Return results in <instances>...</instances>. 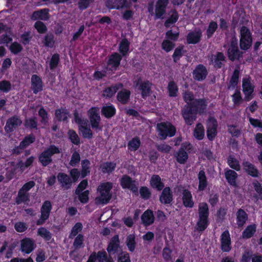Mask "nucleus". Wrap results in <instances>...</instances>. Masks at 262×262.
<instances>
[{
    "mask_svg": "<svg viewBox=\"0 0 262 262\" xmlns=\"http://www.w3.org/2000/svg\"><path fill=\"white\" fill-rule=\"evenodd\" d=\"M227 163L233 170L238 171L241 170V165L238 160L234 156L230 155L227 159Z\"/></svg>",
    "mask_w": 262,
    "mask_h": 262,
    "instance_id": "37998d69",
    "label": "nucleus"
},
{
    "mask_svg": "<svg viewBox=\"0 0 262 262\" xmlns=\"http://www.w3.org/2000/svg\"><path fill=\"white\" fill-rule=\"evenodd\" d=\"M24 126L30 130L37 129V121L35 117L26 118L24 121Z\"/></svg>",
    "mask_w": 262,
    "mask_h": 262,
    "instance_id": "603ef678",
    "label": "nucleus"
},
{
    "mask_svg": "<svg viewBox=\"0 0 262 262\" xmlns=\"http://www.w3.org/2000/svg\"><path fill=\"white\" fill-rule=\"evenodd\" d=\"M60 152L59 147L54 144L50 145L38 156V161L41 165L46 167L53 162L52 157Z\"/></svg>",
    "mask_w": 262,
    "mask_h": 262,
    "instance_id": "423d86ee",
    "label": "nucleus"
},
{
    "mask_svg": "<svg viewBox=\"0 0 262 262\" xmlns=\"http://www.w3.org/2000/svg\"><path fill=\"white\" fill-rule=\"evenodd\" d=\"M31 89L34 94L43 90V82L41 78L36 74L32 75L31 79Z\"/></svg>",
    "mask_w": 262,
    "mask_h": 262,
    "instance_id": "5701e85b",
    "label": "nucleus"
},
{
    "mask_svg": "<svg viewBox=\"0 0 262 262\" xmlns=\"http://www.w3.org/2000/svg\"><path fill=\"white\" fill-rule=\"evenodd\" d=\"M67 134L69 139L72 144L75 145H79L80 144V139L74 130L69 129Z\"/></svg>",
    "mask_w": 262,
    "mask_h": 262,
    "instance_id": "6e6d98bb",
    "label": "nucleus"
},
{
    "mask_svg": "<svg viewBox=\"0 0 262 262\" xmlns=\"http://www.w3.org/2000/svg\"><path fill=\"white\" fill-rule=\"evenodd\" d=\"M207 105V101L204 98L195 99L188 105H185L181 113L185 123L187 125H191L196 119L197 114L204 113Z\"/></svg>",
    "mask_w": 262,
    "mask_h": 262,
    "instance_id": "f257e3e1",
    "label": "nucleus"
},
{
    "mask_svg": "<svg viewBox=\"0 0 262 262\" xmlns=\"http://www.w3.org/2000/svg\"><path fill=\"white\" fill-rule=\"evenodd\" d=\"M205 135L204 128L201 123H198L194 129L193 136L194 137L199 140H202Z\"/></svg>",
    "mask_w": 262,
    "mask_h": 262,
    "instance_id": "864d4df0",
    "label": "nucleus"
},
{
    "mask_svg": "<svg viewBox=\"0 0 262 262\" xmlns=\"http://www.w3.org/2000/svg\"><path fill=\"white\" fill-rule=\"evenodd\" d=\"M220 249L223 252H229L232 248L231 238L228 230L223 231L220 236Z\"/></svg>",
    "mask_w": 262,
    "mask_h": 262,
    "instance_id": "2eb2a0df",
    "label": "nucleus"
},
{
    "mask_svg": "<svg viewBox=\"0 0 262 262\" xmlns=\"http://www.w3.org/2000/svg\"><path fill=\"white\" fill-rule=\"evenodd\" d=\"M149 184L150 186L158 191H161L164 188L165 185L162 182L161 178L158 174H153L150 179Z\"/></svg>",
    "mask_w": 262,
    "mask_h": 262,
    "instance_id": "c85d7f7f",
    "label": "nucleus"
},
{
    "mask_svg": "<svg viewBox=\"0 0 262 262\" xmlns=\"http://www.w3.org/2000/svg\"><path fill=\"white\" fill-rule=\"evenodd\" d=\"M252 45V33L246 26H243L239 30V47L241 50L247 51Z\"/></svg>",
    "mask_w": 262,
    "mask_h": 262,
    "instance_id": "0eeeda50",
    "label": "nucleus"
},
{
    "mask_svg": "<svg viewBox=\"0 0 262 262\" xmlns=\"http://www.w3.org/2000/svg\"><path fill=\"white\" fill-rule=\"evenodd\" d=\"M120 184L123 189H129L135 194H138V183L129 176L123 174L119 180Z\"/></svg>",
    "mask_w": 262,
    "mask_h": 262,
    "instance_id": "9b49d317",
    "label": "nucleus"
},
{
    "mask_svg": "<svg viewBox=\"0 0 262 262\" xmlns=\"http://www.w3.org/2000/svg\"><path fill=\"white\" fill-rule=\"evenodd\" d=\"M35 136L33 134H30L23 139L20 142V147L24 149L35 141Z\"/></svg>",
    "mask_w": 262,
    "mask_h": 262,
    "instance_id": "5fc2aeb1",
    "label": "nucleus"
},
{
    "mask_svg": "<svg viewBox=\"0 0 262 262\" xmlns=\"http://www.w3.org/2000/svg\"><path fill=\"white\" fill-rule=\"evenodd\" d=\"M186 52V50H184V46L183 45H180L174 49V52L172 55L173 62L177 63Z\"/></svg>",
    "mask_w": 262,
    "mask_h": 262,
    "instance_id": "79ce46f5",
    "label": "nucleus"
},
{
    "mask_svg": "<svg viewBox=\"0 0 262 262\" xmlns=\"http://www.w3.org/2000/svg\"><path fill=\"white\" fill-rule=\"evenodd\" d=\"M210 61L213 62L214 61V67L216 69H221L223 66V62L226 61V57L223 52H217L213 58V55L210 58Z\"/></svg>",
    "mask_w": 262,
    "mask_h": 262,
    "instance_id": "2f4dec72",
    "label": "nucleus"
},
{
    "mask_svg": "<svg viewBox=\"0 0 262 262\" xmlns=\"http://www.w3.org/2000/svg\"><path fill=\"white\" fill-rule=\"evenodd\" d=\"M101 115L107 119H110L116 114V109L112 104L104 105L101 107Z\"/></svg>",
    "mask_w": 262,
    "mask_h": 262,
    "instance_id": "72a5a7b5",
    "label": "nucleus"
},
{
    "mask_svg": "<svg viewBox=\"0 0 262 262\" xmlns=\"http://www.w3.org/2000/svg\"><path fill=\"white\" fill-rule=\"evenodd\" d=\"M141 220L142 223L145 227L152 225L155 220L153 211L149 209H147L142 214Z\"/></svg>",
    "mask_w": 262,
    "mask_h": 262,
    "instance_id": "a878e982",
    "label": "nucleus"
},
{
    "mask_svg": "<svg viewBox=\"0 0 262 262\" xmlns=\"http://www.w3.org/2000/svg\"><path fill=\"white\" fill-rule=\"evenodd\" d=\"M36 247L35 241L29 237H25L20 241V250L26 254L31 253Z\"/></svg>",
    "mask_w": 262,
    "mask_h": 262,
    "instance_id": "a211bd4d",
    "label": "nucleus"
},
{
    "mask_svg": "<svg viewBox=\"0 0 262 262\" xmlns=\"http://www.w3.org/2000/svg\"><path fill=\"white\" fill-rule=\"evenodd\" d=\"M49 18V9L48 8H44L35 11L32 13L31 16V19L33 20L39 19L43 21H47Z\"/></svg>",
    "mask_w": 262,
    "mask_h": 262,
    "instance_id": "393cba45",
    "label": "nucleus"
},
{
    "mask_svg": "<svg viewBox=\"0 0 262 262\" xmlns=\"http://www.w3.org/2000/svg\"><path fill=\"white\" fill-rule=\"evenodd\" d=\"M217 27V24L215 21L211 20L209 23L208 28L206 32V34L208 39L210 38L213 36L215 32L216 31Z\"/></svg>",
    "mask_w": 262,
    "mask_h": 262,
    "instance_id": "bf43d9fd",
    "label": "nucleus"
},
{
    "mask_svg": "<svg viewBox=\"0 0 262 262\" xmlns=\"http://www.w3.org/2000/svg\"><path fill=\"white\" fill-rule=\"evenodd\" d=\"M244 171L248 175L253 178H258L260 173L257 168L248 161L244 160L242 162Z\"/></svg>",
    "mask_w": 262,
    "mask_h": 262,
    "instance_id": "aec40b11",
    "label": "nucleus"
},
{
    "mask_svg": "<svg viewBox=\"0 0 262 262\" xmlns=\"http://www.w3.org/2000/svg\"><path fill=\"white\" fill-rule=\"evenodd\" d=\"M52 206L50 201H45L40 208L41 215L37 220L36 224L37 226L43 225L50 216Z\"/></svg>",
    "mask_w": 262,
    "mask_h": 262,
    "instance_id": "f8f14e48",
    "label": "nucleus"
},
{
    "mask_svg": "<svg viewBox=\"0 0 262 262\" xmlns=\"http://www.w3.org/2000/svg\"><path fill=\"white\" fill-rule=\"evenodd\" d=\"M239 69L238 68H235L229 80L228 89H230L231 88L232 90L235 89L239 82Z\"/></svg>",
    "mask_w": 262,
    "mask_h": 262,
    "instance_id": "ea45409f",
    "label": "nucleus"
},
{
    "mask_svg": "<svg viewBox=\"0 0 262 262\" xmlns=\"http://www.w3.org/2000/svg\"><path fill=\"white\" fill-rule=\"evenodd\" d=\"M81 178L83 179L90 174L91 172V162L88 159L81 161Z\"/></svg>",
    "mask_w": 262,
    "mask_h": 262,
    "instance_id": "c03bdc74",
    "label": "nucleus"
},
{
    "mask_svg": "<svg viewBox=\"0 0 262 262\" xmlns=\"http://www.w3.org/2000/svg\"><path fill=\"white\" fill-rule=\"evenodd\" d=\"M256 228L255 224L248 225L242 232V237L244 239H249L253 237L256 233Z\"/></svg>",
    "mask_w": 262,
    "mask_h": 262,
    "instance_id": "58836bf2",
    "label": "nucleus"
},
{
    "mask_svg": "<svg viewBox=\"0 0 262 262\" xmlns=\"http://www.w3.org/2000/svg\"><path fill=\"white\" fill-rule=\"evenodd\" d=\"M174 157L177 162L180 164H185L188 159L187 151H183L179 149L177 152L174 154Z\"/></svg>",
    "mask_w": 262,
    "mask_h": 262,
    "instance_id": "de8ad7c7",
    "label": "nucleus"
},
{
    "mask_svg": "<svg viewBox=\"0 0 262 262\" xmlns=\"http://www.w3.org/2000/svg\"><path fill=\"white\" fill-rule=\"evenodd\" d=\"M157 130L161 139H165L167 137H172L176 133V127L170 123L162 122L158 123Z\"/></svg>",
    "mask_w": 262,
    "mask_h": 262,
    "instance_id": "6e6552de",
    "label": "nucleus"
},
{
    "mask_svg": "<svg viewBox=\"0 0 262 262\" xmlns=\"http://www.w3.org/2000/svg\"><path fill=\"white\" fill-rule=\"evenodd\" d=\"M119 249H120V241L119 235L116 234L111 238L108 242L106 251L108 254L113 255L118 253Z\"/></svg>",
    "mask_w": 262,
    "mask_h": 262,
    "instance_id": "6ab92c4d",
    "label": "nucleus"
},
{
    "mask_svg": "<svg viewBox=\"0 0 262 262\" xmlns=\"http://www.w3.org/2000/svg\"><path fill=\"white\" fill-rule=\"evenodd\" d=\"M224 176L227 183L231 186H236V180L238 178V174L233 169L226 168L224 170Z\"/></svg>",
    "mask_w": 262,
    "mask_h": 262,
    "instance_id": "bb28decb",
    "label": "nucleus"
},
{
    "mask_svg": "<svg viewBox=\"0 0 262 262\" xmlns=\"http://www.w3.org/2000/svg\"><path fill=\"white\" fill-rule=\"evenodd\" d=\"M125 243L128 250L131 252H133L135 251L136 246L135 235L134 234H130L127 235L126 238Z\"/></svg>",
    "mask_w": 262,
    "mask_h": 262,
    "instance_id": "3c124183",
    "label": "nucleus"
},
{
    "mask_svg": "<svg viewBox=\"0 0 262 262\" xmlns=\"http://www.w3.org/2000/svg\"><path fill=\"white\" fill-rule=\"evenodd\" d=\"M123 86V85L122 83H118L105 88L103 91V97L106 98H112L114 96L117 91L121 89Z\"/></svg>",
    "mask_w": 262,
    "mask_h": 262,
    "instance_id": "c756f323",
    "label": "nucleus"
},
{
    "mask_svg": "<svg viewBox=\"0 0 262 262\" xmlns=\"http://www.w3.org/2000/svg\"><path fill=\"white\" fill-rule=\"evenodd\" d=\"M193 78L198 81L204 80L208 75V71L205 66L199 64L192 72Z\"/></svg>",
    "mask_w": 262,
    "mask_h": 262,
    "instance_id": "412c9836",
    "label": "nucleus"
},
{
    "mask_svg": "<svg viewBox=\"0 0 262 262\" xmlns=\"http://www.w3.org/2000/svg\"><path fill=\"white\" fill-rule=\"evenodd\" d=\"M57 179L62 188L69 189L72 186L73 183L71 182V178L67 173L64 172L58 173Z\"/></svg>",
    "mask_w": 262,
    "mask_h": 262,
    "instance_id": "b1692460",
    "label": "nucleus"
},
{
    "mask_svg": "<svg viewBox=\"0 0 262 262\" xmlns=\"http://www.w3.org/2000/svg\"><path fill=\"white\" fill-rule=\"evenodd\" d=\"M42 42L45 47L52 48L55 43L54 35L51 33L47 34Z\"/></svg>",
    "mask_w": 262,
    "mask_h": 262,
    "instance_id": "052dcab7",
    "label": "nucleus"
},
{
    "mask_svg": "<svg viewBox=\"0 0 262 262\" xmlns=\"http://www.w3.org/2000/svg\"><path fill=\"white\" fill-rule=\"evenodd\" d=\"M141 141L139 137L136 136L132 138L127 143V148L131 151L137 150L141 146Z\"/></svg>",
    "mask_w": 262,
    "mask_h": 262,
    "instance_id": "09e8293b",
    "label": "nucleus"
},
{
    "mask_svg": "<svg viewBox=\"0 0 262 262\" xmlns=\"http://www.w3.org/2000/svg\"><path fill=\"white\" fill-rule=\"evenodd\" d=\"M172 250L169 247L168 242L166 243V246L162 251V257L165 261H168L172 258Z\"/></svg>",
    "mask_w": 262,
    "mask_h": 262,
    "instance_id": "69168bd1",
    "label": "nucleus"
},
{
    "mask_svg": "<svg viewBox=\"0 0 262 262\" xmlns=\"http://www.w3.org/2000/svg\"><path fill=\"white\" fill-rule=\"evenodd\" d=\"M134 86L140 91L143 99L149 96L151 92L152 83L148 80L142 81L141 77L137 78L134 81Z\"/></svg>",
    "mask_w": 262,
    "mask_h": 262,
    "instance_id": "1a4fd4ad",
    "label": "nucleus"
},
{
    "mask_svg": "<svg viewBox=\"0 0 262 262\" xmlns=\"http://www.w3.org/2000/svg\"><path fill=\"white\" fill-rule=\"evenodd\" d=\"M228 59L231 61L239 60L243 56V52L238 49L236 41H231L227 50Z\"/></svg>",
    "mask_w": 262,
    "mask_h": 262,
    "instance_id": "4468645a",
    "label": "nucleus"
},
{
    "mask_svg": "<svg viewBox=\"0 0 262 262\" xmlns=\"http://www.w3.org/2000/svg\"><path fill=\"white\" fill-rule=\"evenodd\" d=\"M167 90L170 97H176L178 96L179 88L174 80H171L168 83Z\"/></svg>",
    "mask_w": 262,
    "mask_h": 262,
    "instance_id": "a18cd8bd",
    "label": "nucleus"
},
{
    "mask_svg": "<svg viewBox=\"0 0 262 262\" xmlns=\"http://www.w3.org/2000/svg\"><path fill=\"white\" fill-rule=\"evenodd\" d=\"M183 205L186 208H191L194 206L192 195L190 191L187 189H184L182 192V198Z\"/></svg>",
    "mask_w": 262,
    "mask_h": 262,
    "instance_id": "cd10ccee",
    "label": "nucleus"
},
{
    "mask_svg": "<svg viewBox=\"0 0 262 262\" xmlns=\"http://www.w3.org/2000/svg\"><path fill=\"white\" fill-rule=\"evenodd\" d=\"M108 257L107 252L104 250L98 251L97 252H93L89 256L86 262H105Z\"/></svg>",
    "mask_w": 262,
    "mask_h": 262,
    "instance_id": "4be33fe9",
    "label": "nucleus"
},
{
    "mask_svg": "<svg viewBox=\"0 0 262 262\" xmlns=\"http://www.w3.org/2000/svg\"><path fill=\"white\" fill-rule=\"evenodd\" d=\"M168 4L169 0H157L154 12V3L150 2L148 4L147 11L151 15H155V19H162L166 13Z\"/></svg>",
    "mask_w": 262,
    "mask_h": 262,
    "instance_id": "39448f33",
    "label": "nucleus"
},
{
    "mask_svg": "<svg viewBox=\"0 0 262 262\" xmlns=\"http://www.w3.org/2000/svg\"><path fill=\"white\" fill-rule=\"evenodd\" d=\"M30 201V196L28 192H25L20 190L18 192L17 196L15 200V203L17 205H19L23 203L26 204Z\"/></svg>",
    "mask_w": 262,
    "mask_h": 262,
    "instance_id": "8fccbe9b",
    "label": "nucleus"
},
{
    "mask_svg": "<svg viewBox=\"0 0 262 262\" xmlns=\"http://www.w3.org/2000/svg\"><path fill=\"white\" fill-rule=\"evenodd\" d=\"M88 114L92 129L96 131L101 130L102 126L100 124L101 118L99 108L97 107H92L88 111Z\"/></svg>",
    "mask_w": 262,
    "mask_h": 262,
    "instance_id": "9d476101",
    "label": "nucleus"
},
{
    "mask_svg": "<svg viewBox=\"0 0 262 262\" xmlns=\"http://www.w3.org/2000/svg\"><path fill=\"white\" fill-rule=\"evenodd\" d=\"M198 215L195 229L199 232H203L207 229L210 224L209 207L206 203L203 202L199 204Z\"/></svg>",
    "mask_w": 262,
    "mask_h": 262,
    "instance_id": "f03ea898",
    "label": "nucleus"
},
{
    "mask_svg": "<svg viewBox=\"0 0 262 262\" xmlns=\"http://www.w3.org/2000/svg\"><path fill=\"white\" fill-rule=\"evenodd\" d=\"M60 63V55L58 53H54L51 56L49 61V67L51 70L55 69Z\"/></svg>",
    "mask_w": 262,
    "mask_h": 262,
    "instance_id": "e2e57ef3",
    "label": "nucleus"
},
{
    "mask_svg": "<svg viewBox=\"0 0 262 262\" xmlns=\"http://www.w3.org/2000/svg\"><path fill=\"white\" fill-rule=\"evenodd\" d=\"M73 116L74 121L78 124L79 132L82 134L83 138L88 139H92L93 133L88 124V120L83 118L82 116L80 115L76 110L74 111Z\"/></svg>",
    "mask_w": 262,
    "mask_h": 262,
    "instance_id": "20e7f679",
    "label": "nucleus"
},
{
    "mask_svg": "<svg viewBox=\"0 0 262 262\" xmlns=\"http://www.w3.org/2000/svg\"><path fill=\"white\" fill-rule=\"evenodd\" d=\"M198 178L199 180L198 190L200 191H204L208 185L207 178L204 169L201 170L199 172Z\"/></svg>",
    "mask_w": 262,
    "mask_h": 262,
    "instance_id": "e433bc0d",
    "label": "nucleus"
},
{
    "mask_svg": "<svg viewBox=\"0 0 262 262\" xmlns=\"http://www.w3.org/2000/svg\"><path fill=\"white\" fill-rule=\"evenodd\" d=\"M179 15L177 11L174 10L172 14L165 20L164 26L168 28L170 25L175 24L178 20Z\"/></svg>",
    "mask_w": 262,
    "mask_h": 262,
    "instance_id": "0e129e2a",
    "label": "nucleus"
},
{
    "mask_svg": "<svg viewBox=\"0 0 262 262\" xmlns=\"http://www.w3.org/2000/svg\"><path fill=\"white\" fill-rule=\"evenodd\" d=\"M83 228V226L81 223L77 222L72 228L71 233L70 234V238H73L77 235L79 232H80Z\"/></svg>",
    "mask_w": 262,
    "mask_h": 262,
    "instance_id": "338daca9",
    "label": "nucleus"
},
{
    "mask_svg": "<svg viewBox=\"0 0 262 262\" xmlns=\"http://www.w3.org/2000/svg\"><path fill=\"white\" fill-rule=\"evenodd\" d=\"M252 185L257 193V195L254 196V198L257 200H262V185L256 179H254L252 182Z\"/></svg>",
    "mask_w": 262,
    "mask_h": 262,
    "instance_id": "4d7b16f0",
    "label": "nucleus"
},
{
    "mask_svg": "<svg viewBox=\"0 0 262 262\" xmlns=\"http://www.w3.org/2000/svg\"><path fill=\"white\" fill-rule=\"evenodd\" d=\"M130 92L127 89H123L119 91L117 95V100L123 105H125L130 100Z\"/></svg>",
    "mask_w": 262,
    "mask_h": 262,
    "instance_id": "c9c22d12",
    "label": "nucleus"
},
{
    "mask_svg": "<svg viewBox=\"0 0 262 262\" xmlns=\"http://www.w3.org/2000/svg\"><path fill=\"white\" fill-rule=\"evenodd\" d=\"M251 81V78L250 76L243 78L242 80L243 91L246 101H249L253 98L254 85L252 84Z\"/></svg>",
    "mask_w": 262,
    "mask_h": 262,
    "instance_id": "ddd939ff",
    "label": "nucleus"
},
{
    "mask_svg": "<svg viewBox=\"0 0 262 262\" xmlns=\"http://www.w3.org/2000/svg\"><path fill=\"white\" fill-rule=\"evenodd\" d=\"M113 187V183L111 182L101 183L97 187V191L100 194V197L96 198V202L98 204H107L112 197L111 190Z\"/></svg>",
    "mask_w": 262,
    "mask_h": 262,
    "instance_id": "7ed1b4c3",
    "label": "nucleus"
},
{
    "mask_svg": "<svg viewBox=\"0 0 262 262\" xmlns=\"http://www.w3.org/2000/svg\"><path fill=\"white\" fill-rule=\"evenodd\" d=\"M21 124L22 121L19 117L14 115L7 119L4 127L5 130L7 133H12L20 126Z\"/></svg>",
    "mask_w": 262,
    "mask_h": 262,
    "instance_id": "dca6fc26",
    "label": "nucleus"
},
{
    "mask_svg": "<svg viewBox=\"0 0 262 262\" xmlns=\"http://www.w3.org/2000/svg\"><path fill=\"white\" fill-rule=\"evenodd\" d=\"M117 164L115 162H104L100 165V168L101 172L108 174L112 173L116 169Z\"/></svg>",
    "mask_w": 262,
    "mask_h": 262,
    "instance_id": "4c0bfd02",
    "label": "nucleus"
},
{
    "mask_svg": "<svg viewBox=\"0 0 262 262\" xmlns=\"http://www.w3.org/2000/svg\"><path fill=\"white\" fill-rule=\"evenodd\" d=\"M248 219V215L243 209L239 208L236 213V224L238 227H243Z\"/></svg>",
    "mask_w": 262,
    "mask_h": 262,
    "instance_id": "473e14b6",
    "label": "nucleus"
},
{
    "mask_svg": "<svg viewBox=\"0 0 262 262\" xmlns=\"http://www.w3.org/2000/svg\"><path fill=\"white\" fill-rule=\"evenodd\" d=\"M34 160L35 157L32 156L29 158H27L25 162H23L22 161H18L17 164V165L18 167L20 169V170L24 171L25 170L26 168H28L29 167L32 165Z\"/></svg>",
    "mask_w": 262,
    "mask_h": 262,
    "instance_id": "13d9d810",
    "label": "nucleus"
},
{
    "mask_svg": "<svg viewBox=\"0 0 262 262\" xmlns=\"http://www.w3.org/2000/svg\"><path fill=\"white\" fill-rule=\"evenodd\" d=\"M159 196V201L163 205L171 204L173 200V192L169 186H166L162 190Z\"/></svg>",
    "mask_w": 262,
    "mask_h": 262,
    "instance_id": "f3484780",
    "label": "nucleus"
},
{
    "mask_svg": "<svg viewBox=\"0 0 262 262\" xmlns=\"http://www.w3.org/2000/svg\"><path fill=\"white\" fill-rule=\"evenodd\" d=\"M37 235L42 237L45 241H49L52 238L51 233L45 227H40L37 230Z\"/></svg>",
    "mask_w": 262,
    "mask_h": 262,
    "instance_id": "680f3d73",
    "label": "nucleus"
},
{
    "mask_svg": "<svg viewBox=\"0 0 262 262\" xmlns=\"http://www.w3.org/2000/svg\"><path fill=\"white\" fill-rule=\"evenodd\" d=\"M123 56L117 52H114L109 56L107 64L116 69L120 64Z\"/></svg>",
    "mask_w": 262,
    "mask_h": 262,
    "instance_id": "7c9ffc66",
    "label": "nucleus"
},
{
    "mask_svg": "<svg viewBox=\"0 0 262 262\" xmlns=\"http://www.w3.org/2000/svg\"><path fill=\"white\" fill-rule=\"evenodd\" d=\"M202 36L201 30L189 32L186 36V41L188 44H196L199 43Z\"/></svg>",
    "mask_w": 262,
    "mask_h": 262,
    "instance_id": "f704fd0d",
    "label": "nucleus"
},
{
    "mask_svg": "<svg viewBox=\"0 0 262 262\" xmlns=\"http://www.w3.org/2000/svg\"><path fill=\"white\" fill-rule=\"evenodd\" d=\"M175 47V43L168 39H164L161 43L162 49L168 53Z\"/></svg>",
    "mask_w": 262,
    "mask_h": 262,
    "instance_id": "774afa93",
    "label": "nucleus"
},
{
    "mask_svg": "<svg viewBox=\"0 0 262 262\" xmlns=\"http://www.w3.org/2000/svg\"><path fill=\"white\" fill-rule=\"evenodd\" d=\"M69 111L63 107L56 109L55 111V116L58 121H67L68 120V116Z\"/></svg>",
    "mask_w": 262,
    "mask_h": 262,
    "instance_id": "a19ab883",
    "label": "nucleus"
},
{
    "mask_svg": "<svg viewBox=\"0 0 262 262\" xmlns=\"http://www.w3.org/2000/svg\"><path fill=\"white\" fill-rule=\"evenodd\" d=\"M130 42L126 38H123L119 46V51L123 56H126L129 50Z\"/></svg>",
    "mask_w": 262,
    "mask_h": 262,
    "instance_id": "49530a36",
    "label": "nucleus"
}]
</instances>
